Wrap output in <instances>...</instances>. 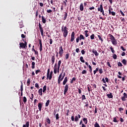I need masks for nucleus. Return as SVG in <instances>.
<instances>
[{
    "instance_id": "1",
    "label": "nucleus",
    "mask_w": 127,
    "mask_h": 127,
    "mask_svg": "<svg viewBox=\"0 0 127 127\" xmlns=\"http://www.w3.org/2000/svg\"><path fill=\"white\" fill-rule=\"evenodd\" d=\"M108 37H109V39L111 41V42L113 45H117L118 44V41L116 38L113 36V35L109 34L108 35Z\"/></svg>"
},
{
    "instance_id": "2",
    "label": "nucleus",
    "mask_w": 127,
    "mask_h": 127,
    "mask_svg": "<svg viewBox=\"0 0 127 127\" xmlns=\"http://www.w3.org/2000/svg\"><path fill=\"white\" fill-rule=\"evenodd\" d=\"M68 30H69V29L66 26H63L62 27V32H63V36L64 38H66L67 35H68Z\"/></svg>"
},
{
    "instance_id": "3",
    "label": "nucleus",
    "mask_w": 127,
    "mask_h": 127,
    "mask_svg": "<svg viewBox=\"0 0 127 127\" xmlns=\"http://www.w3.org/2000/svg\"><path fill=\"white\" fill-rule=\"evenodd\" d=\"M62 74L63 77H62ZM64 77H65V72H62L59 76L58 79V84L59 85H60L61 84V81L63 80V79H64Z\"/></svg>"
},
{
    "instance_id": "4",
    "label": "nucleus",
    "mask_w": 127,
    "mask_h": 127,
    "mask_svg": "<svg viewBox=\"0 0 127 127\" xmlns=\"http://www.w3.org/2000/svg\"><path fill=\"white\" fill-rule=\"evenodd\" d=\"M86 39V37H84V35L80 34L79 37L76 39V42L78 43L79 42V40H85Z\"/></svg>"
},
{
    "instance_id": "5",
    "label": "nucleus",
    "mask_w": 127,
    "mask_h": 127,
    "mask_svg": "<svg viewBox=\"0 0 127 127\" xmlns=\"http://www.w3.org/2000/svg\"><path fill=\"white\" fill-rule=\"evenodd\" d=\"M39 28L42 36L43 37H44V36H45V35H44L43 27H42V25H41V23H40V22L39 23Z\"/></svg>"
},
{
    "instance_id": "6",
    "label": "nucleus",
    "mask_w": 127,
    "mask_h": 127,
    "mask_svg": "<svg viewBox=\"0 0 127 127\" xmlns=\"http://www.w3.org/2000/svg\"><path fill=\"white\" fill-rule=\"evenodd\" d=\"M59 55L60 57H62L63 56V48L62 46H61L59 49Z\"/></svg>"
},
{
    "instance_id": "7",
    "label": "nucleus",
    "mask_w": 127,
    "mask_h": 127,
    "mask_svg": "<svg viewBox=\"0 0 127 127\" xmlns=\"http://www.w3.org/2000/svg\"><path fill=\"white\" fill-rule=\"evenodd\" d=\"M75 39V32H72L71 35L70 42H73Z\"/></svg>"
},
{
    "instance_id": "8",
    "label": "nucleus",
    "mask_w": 127,
    "mask_h": 127,
    "mask_svg": "<svg viewBox=\"0 0 127 127\" xmlns=\"http://www.w3.org/2000/svg\"><path fill=\"white\" fill-rule=\"evenodd\" d=\"M68 89H69V85L65 84L64 89V95H66V93L68 92Z\"/></svg>"
},
{
    "instance_id": "9",
    "label": "nucleus",
    "mask_w": 127,
    "mask_h": 127,
    "mask_svg": "<svg viewBox=\"0 0 127 127\" xmlns=\"http://www.w3.org/2000/svg\"><path fill=\"white\" fill-rule=\"evenodd\" d=\"M123 95H124V96L121 98V100H122V101H123V102H125V101H126V99H127V94L126 93H124L123 94Z\"/></svg>"
},
{
    "instance_id": "10",
    "label": "nucleus",
    "mask_w": 127,
    "mask_h": 127,
    "mask_svg": "<svg viewBox=\"0 0 127 127\" xmlns=\"http://www.w3.org/2000/svg\"><path fill=\"white\" fill-rule=\"evenodd\" d=\"M55 62V54H54V55L52 56L51 58V63L52 65L54 64Z\"/></svg>"
},
{
    "instance_id": "11",
    "label": "nucleus",
    "mask_w": 127,
    "mask_h": 127,
    "mask_svg": "<svg viewBox=\"0 0 127 127\" xmlns=\"http://www.w3.org/2000/svg\"><path fill=\"white\" fill-rule=\"evenodd\" d=\"M98 11H100V12H102L104 11V8H103V5L100 4V6L98 8Z\"/></svg>"
},
{
    "instance_id": "12",
    "label": "nucleus",
    "mask_w": 127,
    "mask_h": 127,
    "mask_svg": "<svg viewBox=\"0 0 127 127\" xmlns=\"http://www.w3.org/2000/svg\"><path fill=\"white\" fill-rule=\"evenodd\" d=\"M81 118V115L80 114H78L77 116H75L74 118V122H78L79 121V119Z\"/></svg>"
},
{
    "instance_id": "13",
    "label": "nucleus",
    "mask_w": 127,
    "mask_h": 127,
    "mask_svg": "<svg viewBox=\"0 0 127 127\" xmlns=\"http://www.w3.org/2000/svg\"><path fill=\"white\" fill-rule=\"evenodd\" d=\"M39 42L40 44L39 50L40 52H41V51H42V41H41V39L39 40Z\"/></svg>"
},
{
    "instance_id": "14",
    "label": "nucleus",
    "mask_w": 127,
    "mask_h": 127,
    "mask_svg": "<svg viewBox=\"0 0 127 127\" xmlns=\"http://www.w3.org/2000/svg\"><path fill=\"white\" fill-rule=\"evenodd\" d=\"M57 70H58L57 63H56L55 64L54 69V74H57Z\"/></svg>"
},
{
    "instance_id": "15",
    "label": "nucleus",
    "mask_w": 127,
    "mask_h": 127,
    "mask_svg": "<svg viewBox=\"0 0 127 127\" xmlns=\"http://www.w3.org/2000/svg\"><path fill=\"white\" fill-rule=\"evenodd\" d=\"M43 105V103H39L38 105V107L39 108V110L40 112H41V109H42V106Z\"/></svg>"
},
{
    "instance_id": "16",
    "label": "nucleus",
    "mask_w": 127,
    "mask_h": 127,
    "mask_svg": "<svg viewBox=\"0 0 127 127\" xmlns=\"http://www.w3.org/2000/svg\"><path fill=\"white\" fill-rule=\"evenodd\" d=\"M20 91H21V96L22 97L23 93V83L21 82V85L20 86Z\"/></svg>"
},
{
    "instance_id": "17",
    "label": "nucleus",
    "mask_w": 127,
    "mask_h": 127,
    "mask_svg": "<svg viewBox=\"0 0 127 127\" xmlns=\"http://www.w3.org/2000/svg\"><path fill=\"white\" fill-rule=\"evenodd\" d=\"M19 46H20V48H25V47H26V44H25L23 43H20L19 44Z\"/></svg>"
},
{
    "instance_id": "18",
    "label": "nucleus",
    "mask_w": 127,
    "mask_h": 127,
    "mask_svg": "<svg viewBox=\"0 0 127 127\" xmlns=\"http://www.w3.org/2000/svg\"><path fill=\"white\" fill-rule=\"evenodd\" d=\"M79 9L80 11H83L84 10V5L83 4V3H81L79 5Z\"/></svg>"
},
{
    "instance_id": "19",
    "label": "nucleus",
    "mask_w": 127,
    "mask_h": 127,
    "mask_svg": "<svg viewBox=\"0 0 127 127\" xmlns=\"http://www.w3.org/2000/svg\"><path fill=\"white\" fill-rule=\"evenodd\" d=\"M92 53H94L95 56H99V53L95 49L92 50Z\"/></svg>"
},
{
    "instance_id": "20",
    "label": "nucleus",
    "mask_w": 127,
    "mask_h": 127,
    "mask_svg": "<svg viewBox=\"0 0 127 127\" xmlns=\"http://www.w3.org/2000/svg\"><path fill=\"white\" fill-rule=\"evenodd\" d=\"M98 38H99V40H100V41L101 42V43H103V42H104V39H103V38H102V35H97Z\"/></svg>"
},
{
    "instance_id": "21",
    "label": "nucleus",
    "mask_w": 127,
    "mask_h": 127,
    "mask_svg": "<svg viewBox=\"0 0 127 127\" xmlns=\"http://www.w3.org/2000/svg\"><path fill=\"white\" fill-rule=\"evenodd\" d=\"M42 21L44 24H45L46 23V18H45V17L44 16H42Z\"/></svg>"
},
{
    "instance_id": "22",
    "label": "nucleus",
    "mask_w": 127,
    "mask_h": 127,
    "mask_svg": "<svg viewBox=\"0 0 127 127\" xmlns=\"http://www.w3.org/2000/svg\"><path fill=\"white\" fill-rule=\"evenodd\" d=\"M67 82H68V78H67V77H65L63 82V85H66V83H67Z\"/></svg>"
},
{
    "instance_id": "23",
    "label": "nucleus",
    "mask_w": 127,
    "mask_h": 127,
    "mask_svg": "<svg viewBox=\"0 0 127 127\" xmlns=\"http://www.w3.org/2000/svg\"><path fill=\"white\" fill-rule=\"evenodd\" d=\"M47 88V86L46 85L44 86V87H43V93H44L45 94H46Z\"/></svg>"
},
{
    "instance_id": "24",
    "label": "nucleus",
    "mask_w": 127,
    "mask_h": 127,
    "mask_svg": "<svg viewBox=\"0 0 127 127\" xmlns=\"http://www.w3.org/2000/svg\"><path fill=\"white\" fill-rule=\"evenodd\" d=\"M107 96L109 99H113V94H112V93L107 94Z\"/></svg>"
},
{
    "instance_id": "25",
    "label": "nucleus",
    "mask_w": 127,
    "mask_h": 127,
    "mask_svg": "<svg viewBox=\"0 0 127 127\" xmlns=\"http://www.w3.org/2000/svg\"><path fill=\"white\" fill-rule=\"evenodd\" d=\"M50 73V68H49L47 71V80H48V78H49V74Z\"/></svg>"
},
{
    "instance_id": "26",
    "label": "nucleus",
    "mask_w": 127,
    "mask_h": 127,
    "mask_svg": "<svg viewBox=\"0 0 127 127\" xmlns=\"http://www.w3.org/2000/svg\"><path fill=\"white\" fill-rule=\"evenodd\" d=\"M83 122H84L85 125H87V124H88V119H87V118H84L82 119Z\"/></svg>"
},
{
    "instance_id": "27",
    "label": "nucleus",
    "mask_w": 127,
    "mask_h": 127,
    "mask_svg": "<svg viewBox=\"0 0 127 127\" xmlns=\"http://www.w3.org/2000/svg\"><path fill=\"white\" fill-rule=\"evenodd\" d=\"M61 65V60H60L59 62H58V66H57V68L58 69H60V66Z\"/></svg>"
},
{
    "instance_id": "28",
    "label": "nucleus",
    "mask_w": 127,
    "mask_h": 127,
    "mask_svg": "<svg viewBox=\"0 0 127 127\" xmlns=\"http://www.w3.org/2000/svg\"><path fill=\"white\" fill-rule=\"evenodd\" d=\"M38 93L40 96H42V88H40L39 90Z\"/></svg>"
},
{
    "instance_id": "29",
    "label": "nucleus",
    "mask_w": 127,
    "mask_h": 127,
    "mask_svg": "<svg viewBox=\"0 0 127 127\" xmlns=\"http://www.w3.org/2000/svg\"><path fill=\"white\" fill-rule=\"evenodd\" d=\"M67 16H68V14L67 12H64V20H66V19L67 18Z\"/></svg>"
},
{
    "instance_id": "30",
    "label": "nucleus",
    "mask_w": 127,
    "mask_h": 127,
    "mask_svg": "<svg viewBox=\"0 0 127 127\" xmlns=\"http://www.w3.org/2000/svg\"><path fill=\"white\" fill-rule=\"evenodd\" d=\"M76 81V77H73L72 78V79L70 80V84H73L74 82Z\"/></svg>"
},
{
    "instance_id": "31",
    "label": "nucleus",
    "mask_w": 127,
    "mask_h": 127,
    "mask_svg": "<svg viewBox=\"0 0 127 127\" xmlns=\"http://www.w3.org/2000/svg\"><path fill=\"white\" fill-rule=\"evenodd\" d=\"M88 67L89 69V72L91 73V75H93V73H92V66L90 65H89Z\"/></svg>"
},
{
    "instance_id": "32",
    "label": "nucleus",
    "mask_w": 127,
    "mask_h": 127,
    "mask_svg": "<svg viewBox=\"0 0 127 127\" xmlns=\"http://www.w3.org/2000/svg\"><path fill=\"white\" fill-rule=\"evenodd\" d=\"M50 103V100H47L45 104V107H48V106H49Z\"/></svg>"
},
{
    "instance_id": "33",
    "label": "nucleus",
    "mask_w": 127,
    "mask_h": 127,
    "mask_svg": "<svg viewBox=\"0 0 127 127\" xmlns=\"http://www.w3.org/2000/svg\"><path fill=\"white\" fill-rule=\"evenodd\" d=\"M34 68H35V63L32 62V69H34Z\"/></svg>"
},
{
    "instance_id": "34",
    "label": "nucleus",
    "mask_w": 127,
    "mask_h": 127,
    "mask_svg": "<svg viewBox=\"0 0 127 127\" xmlns=\"http://www.w3.org/2000/svg\"><path fill=\"white\" fill-rule=\"evenodd\" d=\"M23 102L24 104H26V102H27V99H26V97L25 96L23 97Z\"/></svg>"
},
{
    "instance_id": "35",
    "label": "nucleus",
    "mask_w": 127,
    "mask_h": 127,
    "mask_svg": "<svg viewBox=\"0 0 127 127\" xmlns=\"http://www.w3.org/2000/svg\"><path fill=\"white\" fill-rule=\"evenodd\" d=\"M122 63L124 65H127V60L126 59H123L122 61Z\"/></svg>"
},
{
    "instance_id": "36",
    "label": "nucleus",
    "mask_w": 127,
    "mask_h": 127,
    "mask_svg": "<svg viewBox=\"0 0 127 127\" xmlns=\"http://www.w3.org/2000/svg\"><path fill=\"white\" fill-rule=\"evenodd\" d=\"M46 122H47V124L50 125V123H51V120H50L49 118H47L46 120Z\"/></svg>"
},
{
    "instance_id": "37",
    "label": "nucleus",
    "mask_w": 127,
    "mask_h": 127,
    "mask_svg": "<svg viewBox=\"0 0 127 127\" xmlns=\"http://www.w3.org/2000/svg\"><path fill=\"white\" fill-rule=\"evenodd\" d=\"M90 39H91V40H93V39H95V34H92L90 36Z\"/></svg>"
},
{
    "instance_id": "38",
    "label": "nucleus",
    "mask_w": 127,
    "mask_h": 127,
    "mask_svg": "<svg viewBox=\"0 0 127 127\" xmlns=\"http://www.w3.org/2000/svg\"><path fill=\"white\" fill-rule=\"evenodd\" d=\"M110 48L111 50V52H112V53L114 54L115 53V50H114V48H113V46H111L110 47Z\"/></svg>"
},
{
    "instance_id": "39",
    "label": "nucleus",
    "mask_w": 127,
    "mask_h": 127,
    "mask_svg": "<svg viewBox=\"0 0 127 127\" xmlns=\"http://www.w3.org/2000/svg\"><path fill=\"white\" fill-rule=\"evenodd\" d=\"M30 85V78H28L27 81V85L29 86Z\"/></svg>"
},
{
    "instance_id": "40",
    "label": "nucleus",
    "mask_w": 127,
    "mask_h": 127,
    "mask_svg": "<svg viewBox=\"0 0 127 127\" xmlns=\"http://www.w3.org/2000/svg\"><path fill=\"white\" fill-rule=\"evenodd\" d=\"M83 59V57H80V60L81 62H82V63H85V60H84Z\"/></svg>"
},
{
    "instance_id": "41",
    "label": "nucleus",
    "mask_w": 127,
    "mask_h": 127,
    "mask_svg": "<svg viewBox=\"0 0 127 127\" xmlns=\"http://www.w3.org/2000/svg\"><path fill=\"white\" fill-rule=\"evenodd\" d=\"M81 99H82V101H84V100H86V96H85V95H82L81 96Z\"/></svg>"
},
{
    "instance_id": "42",
    "label": "nucleus",
    "mask_w": 127,
    "mask_h": 127,
    "mask_svg": "<svg viewBox=\"0 0 127 127\" xmlns=\"http://www.w3.org/2000/svg\"><path fill=\"white\" fill-rule=\"evenodd\" d=\"M64 58H65V60H67V59H68V58H69V54H66Z\"/></svg>"
},
{
    "instance_id": "43",
    "label": "nucleus",
    "mask_w": 127,
    "mask_h": 127,
    "mask_svg": "<svg viewBox=\"0 0 127 127\" xmlns=\"http://www.w3.org/2000/svg\"><path fill=\"white\" fill-rule=\"evenodd\" d=\"M118 66L120 67H123V64L120 62L118 63Z\"/></svg>"
},
{
    "instance_id": "44",
    "label": "nucleus",
    "mask_w": 127,
    "mask_h": 127,
    "mask_svg": "<svg viewBox=\"0 0 127 127\" xmlns=\"http://www.w3.org/2000/svg\"><path fill=\"white\" fill-rule=\"evenodd\" d=\"M113 122L114 123H118V122H119V121L117 120V117H114L113 118Z\"/></svg>"
},
{
    "instance_id": "45",
    "label": "nucleus",
    "mask_w": 127,
    "mask_h": 127,
    "mask_svg": "<svg viewBox=\"0 0 127 127\" xmlns=\"http://www.w3.org/2000/svg\"><path fill=\"white\" fill-rule=\"evenodd\" d=\"M56 119L57 121L59 120V114L58 113L56 115Z\"/></svg>"
},
{
    "instance_id": "46",
    "label": "nucleus",
    "mask_w": 127,
    "mask_h": 127,
    "mask_svg": "<svg viewBox=\"0 0 127 127\" xmlns=\"http://www.w3.org/2000/svg\"><path fill=\"white\" fill-rule=\"evenodd\" d=\"M120 12L122 16H125V13H124V12L122 10H120Z\"/></svg>"
},
{
    "instance_id": "47",
    "label": "nucleus",
    "mask_w": 127,
    "mask_h": 127,
    "mask_svg": "<svg viewBox=\"0 0 127 127\" xmlns=\"http://www.w3.org/2000/svg\"><path fill=\"white\" fill-rule=\"evenodd\" d=\"M35 88H37V89H39V85L38 83H35Z\"/></svg>"
},
{
    "instance_id": "48",
    "label": "nucleus",
    "mask_w": 127,
    "mask_h": 127,
    "mask_svg": "<svg viewBox=\"0 0 127 127\" xmlns=\"http://www.w3.org/2000/svg\"><path fill=\"white\" fill-rule=\"evenodd\" d=\"M100 74H103V68H101L99 70Z\"/></svg>"
},
{
    "instance_id": "49",
    "label": "nucleus",
    "mask_w": 127,
    "mask_h": 127,
    "mask_svg": "<svg viewBox=\"0 0 127 127\" xmlns=\"http://www.w3.org/2000/svg\"><path fill=\"white\" fill-rule=\"evenodd\" d=\"M93 89H97V85L95 84H93L92 85Z\"/></svg>"
},
{
    "instance_id": "50",
    "label": "nucleus",
    "mask_w": 127,
    "mask_h": 127,
    "mask_svg": "<svg viewBox=\"0 0 127 127\" xmlns=\"http://www.w3.org/2000/svg\"><path fill=\"white\" fill-rule=\"evenodd\" d=\"M81 74H87V70H82V71L81 72Z\"/></svg>"
},
{
    "instance_id": "51",
    "label": "nucleus",
    "mask_w": 127,
    "mask_h": 127,
    "mask_svg": "<svg viewBox=\"0 0 127 127\" xmlns=\"http://www.w3.org/2000/svg\"><path fill=\"white\" fill-rule=\"evenodd\" d=\"M34 95L33 94H31V97H30V100H31V101H33V97H34Z\"/></svg>"
},
{
    "instance_id": "52",
    "label": "nucleus",
    "mask_w": 127,
    "mask_h": 127,
    "mask_svg": "<svg viewBox=\"0 0 127 127\" xmlns=\"http://www.w3.org/2000/svg\"><path fill=\"white\" fill-rule=\"evenodd\" d=\"M117 55H116V54H114L113 55V59H117Z\"/></svg>"
},
{
    "instance_id": "53",
    "label": "nucleus",
    "mask_w": 127,
    "mask_h": 127,
    "mask_svg": "<svg viewBox=\"0 0 127 127\" xmlns=\"http://www.w3.org/2000/svg\"><path fill=\"white\" fill-rule=\"evenodd\" d=\"M47 12H48V13H51V12H52V10L51 9L47 10Z\"/></svg>"
},
{
    "instance_id": "54",
    "label": "nucleus",
    "mask_w": 127,
    "mask_h": 127,
    "mask_svg": "<svg viewBox=\"0 0 127 127\" xmlns=\"http://www.w3.org/2000/svg\"><path fill=\"white\" fill-rule=\"evenodd\" d=\"M107 65H108V66L109 67H110V68H112V65H111V64H110V62H108L107 63Z\"/></svg>"
},
{
    "instance_id": "55",
    "label": "nucleus",
    "mask_w": 127,
    "mask_h": 127,
    "mask_svg": "<svg viewBox=\"0 0 127 127\" xmlns=\"http://www.w3.org/2000/svg\"><path fill=\"white\" fill-rule=\"evenodd\" d=\"M121 49H122V50H123V51H126V49L124 48V46H121Z\"/></svg>"
},
{
    "instance_id": "56",
    "label": "nucleus",
    "mask_w": 127,
    "mask_h": 127,
    "mask_svg": "<svg viewBox=\"0 0 127 127\" xmlns=\"http://www.w3.org/2000/svg\"><path fill=\"white\" fill-rule=\"evenodd\" d=\"M71 120L72 122H74L75 121V118L74 117V116H72L71 117Z\"/></svg>"
},
{
    "instance_id": "57",
    "label": "nucleus",
    "mask_w": 127,
    "mask_h": 127,
    "mask_svg": "<svg viewBox=\"0 0 127 127\" xmlns=\"http://www.w3.org/2000/svg\"><path fill=\"white\" fill-rule=\"evenodd\" d=\"M89 9L90 10H93V9H95V7H94V6L90 7L89 8Z\"/></svg>"
},
{
    "instance_id": "58",
    "label": "nucleus",
    "mask_w": 127,
    "mask_h": 127,
    "mask_svg": "<svg viewBox=\"0 0 127 127\" xmlns=\"http://www.w3.org/2000/svg\"><path fill=\"white\" fill-rule=\"evenodd\" d=\"M85 53H86V52L85 51V50H81V54H82V55H84V54H85Z\"/></svg>"
},
{
    "instance_id": "59",
    "label": "nucleus",
    "mask_w": 127,
    "mask_h": 127,
    "mask_svg": "<svg viewBox=\"0 0 127 127\" xmlns=\"http://www.w3.org/2000/svg\"><path fill=\"white\" fill-rule=\"evenodd\" d=\"M111 14L112 15H113V16H115V15H116V12H114V11H112L111 12Z\"/></svg>"
},
{
    "instance_id": "60",
    "label": "nucleus",
    "mask_w": 127,
    "mask_h": 127,
    "mask_svg": "<svg viewBox=\"0 0 127 127\" xmlns=\"http://www.w3.org/2000/svg\"><path fill=\"white\" fill-rule=\"evenodd\" d=\"M39 72H40V70L38 69V70H36L35 73L36 74H38V73H39Z\"/></svg>"
},
{
    "instance_id": "61",
    "label": "nucleus",
    "mask_w": 127,
    "mask_h": 127,
    "mask_svg": "<svg viewBox=\"0 0 127 127\" xmlns=\"http://www.w3.org/2000/svg\"><path fill=\"white\" fill-rule=\"evenodd\" d=\"M105 82L109 83V78H108V77H105Z\"/></svg>"
},
{
    "instance_id": "62",
    "label": "nucleus",
    "mask_w": 127,
    "mask_h": 127,
    "mask_svg": "<svg viewBox=\"0 0 127 127\" xmlns=\"http://www.w3.org/2000/svg\"><path fill=\"white\" fill-rule=\"evenodd\" d=\"M78 94H81L82 93V91L80 89V88H78Z\"/></svg>"
},
{
    "instance_id": "63",
    "label": "nucleus",
    "mask_w": 127,
    "mask_h": 127,
    "mask_svg": "<svg viewBox=\"0 0 127 127\" xmlns=\"http://www.w3.org/2000/svg\"><path fill=\"white\" fill-rule=\"evenodd\" d=\"M26 127H29V122H26Z\"/></svg>"
},
{
    "instance_id": "64",
    "label": "nucleus",
    "mask_w": 127,
    "mask_h": 127,
    "mask_svg": "<svg viewBox=\"0 0 127 127\" xmlns=\"http://www.w3.org/2000/svg\"><path fill=\"white\" fill-rule=\"evenodd\" d=\"M48 79H49V80H51V79H52V75H50L49 74V75Z\"/></svg>"
}]
</instances>
